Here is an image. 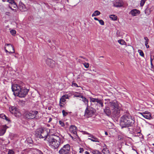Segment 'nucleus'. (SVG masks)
Listing matches in <instances>:
<instances>
[{"label": "nucleus", "mask_w": 154, "mask_h": 154, "mask_svg": "<svg viewBox=\"0 0 154 154\" xmlns=\"http://www.w3.org/2000/svg\"><path fill=\"white\" fill-rule=\"evenodd\" d=\"M48 142L50 147L52 149L58 148L62 143L61 138L59 136H48L44 139Z\"/></svg>", "instance_id": "nucleus-1"}, {"label": "nucleus", "mask_w": 154, "mask_h": 154, "mask_svg": "<svg viewBox=\"0 0 154 154\" xmlns=\"http://www.w3.org/2000/svg\"><path fill=\"white\" fill-rule=\"evenodd\" d=\"M135 122L134 119L129 114L124 115L121 118L120 125L123 127H126L131 126Z\"/></svg>", "instance_id": "nucleus-2"}, {"label": "nucleus", "mask_w": 154, "mask_h": 154, "mask_svg": "<svg viewBox=\"0 0 154 154\" xmlns=\"http://www.w3.org/2000/svg\"><path fill=\"white\" fill-rule=\"evenodd\" d=\"M109 106L112 109L113 115L116 116L119 114L121 108L119 107L118 103L116 101L110 102Z\"/></svg>", "instance_id": "nucleus-3"}, {"label": "nucleus", "mask_w": 154, "mask_h": 154, "mask_svg": "<svg viewBox=\"0 0 154 154\" xmlns=\"http://www.w3.org/2000/svg\"><path fill=\"white\" fill-rule=\"evenodd\" d=\"M60 154H76V152L74 150L70 151V146L69 144L64 145L59 151Z\"/></svg>", "instance_id": "nucleus-4"}, {"label": "nucleus", "mask_w": 154, "mask_h": 154, "mask_svg": "<svg viewBox=\"0 0 154 154\" xmlns=\"http://www.w3.org/2000/svg\"><path fill=\"white\" fill-rule=\"evenodd\" d=\"M36 136L40 138H46L48 136L47 132L42 128H39L37 129L35 132Z\"/></svg>", "instance_id": "nucleus-5"}, {"label": "nucleus", "mask_w": 154, "mask_h": 154, "mask_svg": "<svg viewBox=\"0 0 154 154\" xmlns=\"http://www.w3.org/2000/svg\"><path fill=\"white\" fill-rule=\"evenodd\" d=\"M38 114V111H31L27 112L25 113V117L27 119H38L39 118L37 115Z\"/></svg>", "instance_id": "nucleus-6"}, {"label": "nucleus", "mask_w": 154, "mask_h": 154, "mask_svg": "<svg viewBox=\"0 0 154 154\" xmlns=\"http://www.w3.org/2000/svg\"><path fill=\"white\" fill-rule=\"evenodd\" d=\"M94 110V109L92 107L88 106L85 111V117L87 118L92 117L95 113Z\"/></svg>", "instance_id": "nucleus-7"}, {"label": "nucleus", "mask_w": 154, "mask_h": 154, "mask_svg": "<svg viewBox=\"0 0 154 154\" xmlns=\"http://www.w3.org/2000/svg\"><path fill=\"white\" fill-rule=\"evenodd\" d=\"M23 84L22 83L21 85L14 84L12 85L11 87L12 90L15 96L19 94V91H20V90H21V88H22L23 86Z\"/></svg>", "instance_id": "nucleus-8"}, {"label": "nucleus", "mask_w": 154, "mask_h": 154, "mask_svg": "<svg viewBox=\"0 0 154 154\" xmlns=\"http://www.w3.org/2000/svg\"><path fill=\"white\" fill-rule=\"evenodd\" d=\"M10 112L17 117H19L21 114L19 109L16 107L14 106H10L9 108Z\"/></svg>", "instance_id": "nucleus-9"}, {"label": "nucleus", "mask_w": 154, "mask_h": 154, "mask_svg": "<svg viewBox=\"0 0 154 154\" xmlns=\"http://www.w3.org/2000/svg\"><path fill=\"white\" fill-rule=\"evenodd\" d=\"M28 91L29 90L23 86L22 88L21 89V90L19 91V94H17L16 96H18L20 97H24L27 94Z\"/></svg>", "instance_id": "nucleus-10"}, {"label": "nucleus", "mask_w": 154, "mask_h": 154, "mask_svg": "<svg viewBox=\"0 0 154 154\" xmlns=\"http://www.w3.org/2000/svg\"><path fill=\"white\" fill-rule=\"evenodd\" d=\"M46 63L51 68L55 67L56 65L55 61L49 58L46 60Z\"/></svg>", "instance_id": "nucleus-11"}, {"label": "nucleus", "mask_w": 154, "mask_h": 154, "mask_svg": "<svg viewBox=\"0 0 154 154\" xmlns=\"http://www.w3.org/2000/svg\"><path fill=\"white\" fill-rule=\"evenodd\" d=\"M139 113L145 119H150L152 118L150 113L149 112L145 111L143 112H139Z\"/></svg>", "instance_id": "nucleus-12"}, {"label": "nucleus", "mask_w": 154, "mask_h": 154, "mask_svg": "<svg viewBox=\"0 0 154 154\" xmlns=\"http://www.w3.org/2000/svg\"><path fill=\"white\" fill-rule=\"evenodd\" d=\"M5 48H7L8 50L9 53H14V48L13 46L11 44H5Z\"/></svg>", "instance_id": "nucleus-13"}, {"label": "nucleus", "mask_w": 154, "mask_h": 154, "mask_svg": "<svg viewBox=\"0 0 154 154\" xmlns=\"http://www.w3.org/2000/svg\"><path fill=\"white\" fill-rule=\"evenodd\" d=\"M8 127L6 125L2 126L0 127V136H3L5 133Z\"/></svg>", "instance_id": "nucleus-14"}, {"label": "nucleus", "mask_w": 154, "mask_h": 154, "mask_svg": "<svg viewBox=\"0 0 154 154\" xmlns=\"http://www.w3.org/2000/svg\"><path fill=\"white\" fill-rule=\"evenodd\" d=\"M123 5L124 2L122 0H116L113 3L114 6L116 7H122Z\"/></svg>", "instance_id": "nucleus-15"}, {"label": "nucleus", "mask_w": 154, "mask_h": 154, "mask_svg": "<svg viewBox=\"0 0 154 154\" xmlns=\"http://www.w3.org/2000/svg\"><path fill=\"white\" fill-rule=\"evenodd\" d=\"M77 129L76 127L74 125H71L69 128V130L70 132L75 136H77Z\"/></svg>", "instance_id": "nucleus-16"}, {"label": "nucleus", "mask_w": 154, "mask_h": 154, "mask_svg": "<svg viewBox=\"0 0 154 154\" xmlns=\"http://www.w3.org/2000/svg\"><path fill=\"white\" fill-rule=\"evenodd\" d=\"M104 113L107 116H109L111 113L109 108V107H105V108L103 109Z\"/></svg>", "instance_id": "nucleus-17"}, {"label": "nucleus", "mask_w": 154, "mask_h": 154, "mask_svg": "<svg viewBox=\"0 0 154 154\" xmlns=\"http://www.w3.org/2000/svg\"><path fill=\"white\" fill-rule=\"evenodd\" d=\"M19 8L21 11H24L26 10L25 5L21 2H20L19 3Z\"/></svg>", "instance_id": "nucleus-18"}, {"label": "nucleus", "mask_w": 154, "mask_h": 154, "mask_svg": "<svg viewBox=\"0 0 154 154\" xmlns=\"http://www.w3.org/2000/svg\"><path fill=\"white\" fill-rule=\"evenodd\" d=\"M130 14L133 16H136L140 14V11L137 9H134L131 11Z\"/></svg>", "instance_id": "nucleus-19"}, {"label": "nucleus", "mask_w": 154, "mask_h": 154, "mask_svg": "<svg viewBox=\"0 0 154 154\" xmlns=\"http://www.w3.org/2000/svg\"><path fill=\"white\" fill-rule=\"evenodd\" d=\"M90 137V138H88V139L91 140V141L94 142H96L99 143L100 142V140L97 138L95 136L93 135H91L88 136Z\"/></svg>", "instance_id": "nucleus-20"}, {"label": "nucleus", "mask_w": 154, "mask_h": 154, "mask_svg": "<svg viewBox=\"0 0 154 154\" xmlns=\"http://www.w3.org/2000/svg\"><path fill=\"white\" fill-rule=\"evenodd\" d=\"M99 106L101 107V108H102L103 106V100L101 99H99L97 104H96V107L97 106V108H98V105Z\"/></svg>", "instance_id": "nucleus-21"}, {"label": "nucleus", "mask_w": 154, "mask_h": 154, "mask_svg": "<svg viewBox=\"0 0 154 154\" xmlns=\"http://www.w3.org/2000/svg\"><path fill=\"white\" fill-rule=\"evenodd\" d=\"M9 7L14 11H16L17 10V5L15 3H14V4H12L11 5H10L9 6Z\"/></svg>", "instance_id": "nucleus-22"}, {"label": "nucleus", "mask_w": 154, "mask_h": 154, "mask_svg": "<svg viewBox=\"0 0 154 154\" xmlns=\"http://www.w3.org/2000/svg\"><path fill=\"white\" fill-rule=\"evenodd\" d=\"M56 130L54 128L53 129H51L49 130V133L50 134V136H58L57 134H56Z\"/></svg>", "instance_id": "nucleus-23"}, {"label": "nucleus", "mask_w": 154, "mask_h": 154, "mask_svg": "<svg viewBox=\"0 0 154 154\" xmlns=\"http://www.w3.org/2000/svg\"><path fill=\"white\" fill-rule=\"evenodd\" d=\"M33 154H42V152L39 150L37 149H34L32 150Z\"/></svg>", "instance_id": "nucleus-24"}, {"label": "nucleus", "mask_w": 154, "mask_h": 154, "mask_svg": "<svg viewBox=\"0 0 154 154\" xmlns=\"http://www.w3.org/2000/svg\"><path fill=\"white\" fill-rule=\"evenodd\" d=\"M82 98V100L85 103V104H86L88 106V100L85 97H84L83 96H82L81 97Z\"/></svg>", "instance_id": "nucleus-25"}, {"label": "nucleus", "mask_w": 154, "mask_h": 154, "mask_svg": "<svg viewBox=\"0 0 154 154\" xmlns=\"http://www.w3.org/2000/svg\"><path fill=\"white\" fill-rule=\"evenodd\" d=\"M90 101L91 102L94 103L97 102V103L99 99L98 98H94L92 97H89Z\"/></svg>", "instance_id": "nucleus-26"}, {"label": "nucleus", "mask_w": 154, "mask_h": 154, "mask_svg": "<svg viewBox=\"0 0 154 154\" xmlns=\"http://www.w3.org/2000/svg\"><path fill=\"white\" fill-rule=\"evenodd\" d=\"M100 14V12L98 11H96L92 15V17H95L98 16Z\"/></svg>", "instance_id": "nucleus-27"}, {"label": "nucleus", "mask_w": 154, "mask_h": 154, "mask_svg": "<svg viewBox=\"0 0 154 154\" xmlns=\"http://www.w3.org/2000/svg\"><path fill=\"white\" fill-rule=\"evenodd\" d=\"M0 117L3 119H6L7 121H10L9 119L4 114H1Z\"/></svg>", "instance_id": "nucleus-28"}, {"label": "nucleus", "mask_w": 154, "mask_h": 154, "mask_svg": "<svg viewBox=\"0 0 154 154\" xmlns=\"http://www.w3.org/2000/svg\"><path fill=\"white\" fill-rule=\"evenodd\" d=\"M102 154H110L109 151L107 149H103L102 150Z\"/></svg>", "instance_id": "nucleus-29"}, {"label": "nucleus", "mask_w": 154, "mask_h": 154, "mask_svg": "<svg viewBox=\"0 0 154 154\" xmlns=\"http://www.w3.org/2000/svg\"><path fill=\"white\" fill-rule=\"evenodd\" d=\"M109 18L113 20H117V17L114 15H111L110 16Z\"/></svg>", "instance_id": "nucleus-30"}, {"label": "nucleus", "mask_w": 154, "mask_h": 154, "mask_svg": "<svg viewBox=\"0 0 154 154\" xmlns=\"http://www.w3.org/2000/svg\"><path fill=\"white\" fill-rule=\"evenodd\" d=\"M74 96L75 97H81L82 95L80 93H75L74 94Z\"/></svg>", "instance_id": "nucleus-31"}, {"label": "nucleus", "mask_w": 154, "mask_h": 154, "mask_svg": "<svg viewBox=\"0 0 154 154\" xmlns=\"http://www.w3.org/2000/svg\"><path fill=\"white\" fill-rule=\"evenodd\" d=\"M92 152L93 154H100V152L97 150H93Z\"/></svg>", "instance_id": "nucleus-32"}, {"label": "nucleus", "mask_w": 154, "mask_h": 154, "mask_svg": "<svg viewBox=\"0 0 154 154\" xmlns=\"http://www.w3.org/2000/svg\"><path fill=\"white\" fill-rule=\"evenodd\" d=\"M138 52L139 53L140 56L143 57L144 56V54L142 50L139 49L138 50Z\"/></svg>", "instance_id": "nucleus-33"}, {"label": "nucleus", "mask_w": 154, "mask_h": 154, "mask_svg": "<svg viewBox=\"0 0 154 154\" xmlns=\"http://www.w3.org/2000/svg\"><path fill=\"white\" fill-rule=\"evenodd\" d=\"M10 32L12 35L14 36L16 33V31L14 29H11L10 30Z\"/></svg>", "instance_id": "nucleus-34"}, {"label": "nucleus", "mask_w": 154, "mask_h": 154, "mask_svg": "<svg viewBox=\"0 0 154 154\" xmlns=\"http://www.w3.org/2000/svg\"><path fill=\"white\" fill-rule=\"evenodd\" d=\"M118 42L121 45H124L125 43V41L122 39H120L118 40Z\"/></svg>", "instance_id": "nucleus-35"}, {"label": "nucleus", "mask_w": 154, "mask_h": 154, "mask_svg": "<svg viewBox=\"0 0 154 154\" xmlns=\"http://www.w3.org/2000/svg\"><path fill=\"white\" fill-rule=\"evenodd\" d=\"M65 101L66 99L64 98V97L62 96L60 100V103H61V102L63 103V102H65Z\"/></svg>", "instance_id": "nucleus-36"}, {"label": "nucleus", "mask_w": 154, "mask_h": 154, "mask_svg": "<svg viewBox=\"0 0 154 154\" xmlns=\"http://www.w3.org/2000/svg\"><path fill=\"white\" fill-rule=\"evenodd\" d=\"M84 66L86 68H88L89 66V64L88 63H83Z\"/></svg>", "instance_id": "nucleus-37"}, {"label": "nucleus", "mask_w": 154, "mask_h": 154, "mask_svg": "<svg viewBox=\"0 0 154 154\" xmlns=\"http://www.w3.org/2000/svg\"><path fill=\"white\" fill-rule=\"evenodd\" d=\"M62 112L63 116H66L68 114V113L67 112L65 111L64 110H62Z\"/></svg>", "instance_id": "nucleus-38"}, {"label": "nucleus", "mask_w": 154, "mask_h": 154, "mask_svg": "<svg viewBox=\"0 0 154 154\" xmlns=\"http://www.w3.org/2000/svg\"><path fill=\"white\" fill-rule=\"evenodd\" d=\"M42 5L44 6H46V7L49 8V5L47 3L43 2L42 3Z\"/></svg>", "instance_id": "nucleus-39"}, {"label": "nucleus", "mask_w": 154, "mask_h": 154, "mask_svg": "<svg viewBox=\"0 0 154 154\" xmlns=\"http://www.w3.org/2000/svg\"><path fill=\"white\" fill-rule=\"evenodd\" d=\"M146 1V0H141V2L140 3V6H143L144 4Z\"/></svg>", "instance_id": "nucleus-40"}, {"label": "nucleus", "mask_w": 154, "mask_h": 154, "mask_svg": "<svg viewBox=\"0 0 154 154\" xmlns=\"http://www.w3.org/2000/svg\"><path fill=\"white\" fill-rule=\"evenodd\" d=\"M7 1L11 4L10 5H11L15 3L14 0H7Z\"/></svg>", "instance_id": "nucleus-41"}, {"label": "nucleus", "mask_w": 154, "mask_h": 154, "mask_svg": "<svg viewBox=\"0 0 154 154\" xmlns=\"http://www.w3.org/2000/svg\"><path fill=\"white\" fill-rule=\"evenodd\" d=\"M98 21L99 22V23L101 25H104V23L103 20H99Z\"/></svg>", "instance_id": "nucleus-42"}, {"label": "nucleus", "mask_w": 154, "mask_h": 154, "mask_svg": "<svg viewBox=\"0 0 154 154\" xmlns=\"http://www.w3.org/2000/svg\"><path fill=\"white\" fill-rule=\"evenodd\" d=\"M59 124L61 125V126L63 127L65 125L64 122L61 121H59Z\"/></svg>", "instance_id": "nucleus-43"}, {"label": "nucleus", "mask_w": 154, "mask_h": 154, "mask_svg": "<svg viewBox=\"0 0 154 154\" xmlns=\"http://www.w3.org/2000/svg\"><path fill=\"white\" fill-rule=\"evenodd\" d=\"M8 154H14V152L13 150H10L9 151Z\"/></svg>", "instance_id": "nucleus-44"}, {"label": "nucleus", "mask_w": 154, "mask_h": 154, "mask_svg": "<svg viewBox=\"0 0 154 154\" xmlns=\"http://www.w3.org/2000/svg\"><path fill=\"white\" fill-rule=\"evenodd\" d=\"M154 59V55H151L150 57V61H152V60Z\"/></svg>", "instance_id": "nucleus-45"}, {"label": "nucleus", "mask_w": 154, "mask_h": 154, "mask_svg": "<svg viewBox=\"0 0 154 154\" xmlns=\"http://www.w3.org/2000/svg\"><path fill=\"white\" fill-rule=\"evenodd\" d=\"M148 42H145V45L147 48H149V46L148 45Z\"/></svg>", "instance_id": "nucleus-46"}, {"label": "nucleus", "mask_w": 154, "mask_h": 154, "mask_svg": "<svg viewBox=\"0 0 154 154\" xmlns=\"http://www.w3.org/2000/svg\"><path fill=\"white\" fill-rule=\"evenodd\" d=\"M72 86L76 87H78L77 84L76 83H73Z\"/></svg>", "instance_id": "nucleus-47"}, {"label": "nucleus", "mask_w": 154, "mask_h": 154, "mask_svg": "<svg viewBox=\"0 0 154 154\" xmlns=\"http://www.w3.org/2000/svg\"><path fill=\"white\" fill-rule=\"evenodd\" d=\"M63 97H64V98L66 99H67L68 98V96L67 95H65L63 96Z\"/></svg>", "instance_id": "nucleus-48"}, {"label": "nucleus", "mask_w": 154, "mask_h": 154, "mask_svg": "<svg viewBox=\"0 0 154 154\" xmlns=\"http://www.w3.org/2000/svg\"><path fill=\"white\" fill-rule=\"evenodd\" d=\"M79 150H80L79 152L80 153H81L84 151V149L83 148H80Z\"/></svg>", "instance_id": "nucleus-49"}, {"label": "nucleus", "mask_w": 154, "mask_h": 154, "mask_svg": "<svg viewBox=\"0 0 154 154\" xmlns=\"http://www.w3.org/2000/svg\"><path fill=\"white\" fill-rule=\"evenodd\" d=\"M144 39L145 40V42H148L149 41V39L147 37H145L144 38Z\"/></svg>", "instance_id": "nucleus-50"}, {"label": "nucleus", "mask_w": 154, "mask_h": 154, "mask_svg": "<svg viewBox=\"0 0 154 154\" xmlns=\"http://www.w3.org/2000/svg\"><path fill=\"white\" fill-rule=\"evenodd\" d=\"M150 63H151V68L152 69V70L153 69V64L152 63V61H150Z\"/></svg>", "instance_id": "nucleus-51"}, {"label": "nucleus", "mask_w": 154, "mask_h": 154, "mask_svg": "<svg viewBox=\"0 0 154 154\" xmlns=\"http://www.w3.org/2000/svg\"><path fill=\"white\" fill-rule=\"evenodd\" d=\"M64 104L63 103L61 102V103H60V106L61 107H63V106Z\"/></svg>", "instance_id": "nucleus-52"}, {"label": "nucleus", "mask_w": 154, "mask_h": 154, "mask_svg": "<svg viewBox=\"0 0 154 154\" xmlns=\"http://www.w3.org/2000/svg\"><path fill=\"white\" fill-rule=\"evenodd\" d=\"M10 14V13L8 12H7L5 13V14L6 15H9Z\"/></svg>", "instance_id": "nucleus-53"}, {"label": "nucleus", "mask_w": 154, "mask_h": 154, "mask_svg": "<svg viewBox=\"0 0 154 154\" xmlns=\"http://www.w3.org/2000/svg\"><path fill=\"white\" fill-rule=\"evenodd\" d=\"M8 49H7V48H5V51L6 52H8L9 53V51H8Z\"/></svg>", "instance_id": "nucleus-54"}, {"label": "nucleus", "mask_w": 154, "mask_h": 154, "mask_svg": "<svg viewBox=\"0 0 154 154\" xmlns=\"http://www.w3.org/2000/svg\"><path fill=\"white\" fill-rule=\"evenodd\" d=\"M52 120V118H50L49 119V121H48V122H51V121Z\"/></svg>", "instance_id": "nucleus-55"}, {"label": "nucleus", "mask_w": 154, "mask_h": 154, "mask_svg": "<svg viewBox=\"0 0 154 154\" xmlns=\"http://www.w3.org/2000/svg\"><path fill=\"white\" fill-rule=\"evenodd\" d=\"M94 20H97V21H99V20H98L97 18L96 17H94Z\"/></svg>", "instance_id": "nucleus-56"}, {"label": "nucleus", "mask_w": 154, "mask_h": 154, "mask_svg": "<svg viewBox=\"0 0 154 154\" xmlns=\"http://www.w3.org/2000/svg\"><path fill=\"white\" fill-rule=\"evenodd\" d=\"M85 154H90L89 152L87 151H86L85 152Z\"/></svg>", "instance_id": "nucleus-57"}, {"label": "nucleus", "mask_w": 154, "mask_h": 154, "mask_svg": "<svg viewBox=\"0 0 154 154\" xmlns=\"http://www.w3.org/2000/svg\"><path fill=\"white\" fill-rule=\"evenodd\" d=\"M48 42L49 43H50L51 42V40H48Z\"/></svg>", "instance_id": "nucleus-58"}, {"label": "nucleus", "mask_w": 154, "mask_h": 154, "mask_svg": "<svg viewBox=\"0 0 154 154\" xmlns=\"http://www.w3.org/2000/svg\"><path fill=\"white\" fill-rule=\"evenodd\" d=\"M105 134L106 135H108V133L107 132H105Z\"/></svg>", "instance_id": "nucleus-59"}, {"label": "nucleus", "mask_w": 154, "mask_h": 154, "mask_svg": "<svg viewBox=\"0 0 154 154\" xmlns=\"http://www.w3.org/2000/svg\"><path fill=\"white\" fill-rule=\"evenodd\" d=\"M51 107H49L48 108V109H49V110H50V109H51Z\"/></svg>", "instance_id": "nucleus-60"}, {"label": "nucleus", "mask_w": 154, "mask_h": 154, "mask_svg": "<svg viewBox=\"0 0 154 154\" xmlns=\"http://www.w3.org/2000/svg\"><path fill=\"white\" fill-rule=\"evenodd\" d=\"M3 2H5L6 1V0H2Z\"/></svg>", "instance_id": "nucleus-61"}, {"label": "nucleus", "mask_w": 154, "mask_h": 154, "mask_svg": "<svg viewBox=\"0 0 154 154\" xmlns=\"http://www.w3.org/2000/svg\"><path fill=\"white\" fill-rule=\"evenodd\" d=\"M80 57L81 58H83V57H82V56H80Z\"/></svg>", "instance_id": "nucleus-62"}, {"label": "nucleus", "mask_w": 154, "mask_h": 154, "mask_svg": "<svg viewBox=\"0 0 154 154\" xmlns=\"http://www.w3.org/2000/svg\"><path fill=\"white\" fill-rule=\"evenodd\" d=\"M70 136L72 138H73V137L72 136Z\"/></svg>", "instance_id": "nucleus-63"}, {"label": "nucleus", "mask_w": 154, "mask_h": 154, "mask_svg": "<svg viewBox=\"0 0 154 154\" xmlns=\"http://www.w3.org/2000/svg\"><path fill=\"white\" fill-rule=\"evenodd\" d=\"M152 145L154 146V143L152 144Z\"/></svg>", "instance_id": "nucleus-64"}]
</instances>
